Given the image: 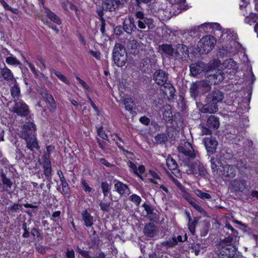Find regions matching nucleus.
<instances>
[{
    "mask_svg": "<svg viewBox=\"0 0 258 258\" xmlns=\"http://www.w3.org/2000/svg\"><path fill=\"white\" fill-rule=\"evenodd\" d=\"M211 168L213 171H216L218 170V165L217 164H220L219 160H218L217 159H216L215 158H211Z\"/></svg>",
    "mask_w": 258,
    "mask_h": 258,
    "instance_id": "obj_50",
    "label": "nucleus"
},
{
    "mask_svg": "<svg viewBox=\"0 0 258 258\" xmlns=\"http://www.w3.org/2000/svg\"><path fill=\"white\" fill-rule=\"evenodd\" d=\"M20 206L19 204L15 203L12 206L9 207L8 209L11 212H17L19 210Z\"/></svg>",
    "mask_w": 258,
    "mask_h": 258,
    "instance_id": "obj_61",
    "label": "nucleus"
},
{
    "mask_svg": "<svg viewBox=\"0 0 258 258\" xmlns=\"http://www.w3.org/2000/svg\"><path fill=\"white\" fill-rule=\"evenodd\" d=\"M178 152L189 158H194L197 156V152L189 142H184L181 143L178 147Z\"/></svg>",
    "mask_w": 258,
    "mask_h": 258,
    "instance_id": "obj_9",
    "label": "nucleus"
},
{
    "mask_svg": "<svg viewBox=\"0 0 258 258\" xmlns=\"http://www.w3.org/2000/svg\"><path fill=\"white\" fill-rule=\"evenodd\" d=\"M1 71V75L2 77L6 80L9 81L12 80L13 79V75L11 71L5 66Z\"/></svg>",
    "mask_w": 258,
    "mask_h": 258,
    "instance_id": "obj_32",
    "label": "nucleus"
},
{
    "mask_svg": "<svg viewBox=\"0 0 258 258\" xmlns=\"http://www.w3.org/2000/svg\"><path fill=\"white\" fill-rule=\"evenodd\" d=\"M22 229L24 230V232L22 234V237L25 238H29L30 236L31 228L27 227V223L23 222L22 225Z\"/></svg>",
    "mask_w": 258,
    "mask_h": 258,
    "instance_id": "obj_48",
    "label": "nucleus"
},
{
    "mask_svg": "<svg viewBox=\"0 0 258 258\" xmlns=\"http://www.w3.org/2000/svg\"><path fill=\"white\" fill-rule=\"evenodd\" d=\"M1 177V185L3 186V190L8 191L13 185V182L11 179L7 177L6 174L4 172H2L0 174Z\"/></svg>",
    "mask_w": 258,
    "mask_h": 258,
    "instance_id": "obj_25",
    "label": "nucleus"
},
{
    "mask_svg": "<svg viewBox=\"0 0 258 258\" xmlns=\"http://www.w3.org/2000/svg\"><path fill=\"white\" fill-rule=\"evenodd\" d=\"M45 13L47 17L49 18L52 21L56 23L57 24H60L61 23V21L58 16L48 9H45Z\"/></svg>",
    "mask_w": 258,
    "mask_h": 258,
    "instance_id": "obj_37",
    "label": "nucleus"
},
{
    "mask_svg": "<svg viewBox=\"0 0 258 258\" xmlns=\"http://www.w3.org/2000/svg\"><path fill=\"white\" fill-rule=\"evenodd\" d=\"M245 22L251 25L258 23V14H251L245 18Z\"/></svg>",
    "mask_w": 258,
    "mask_h": 258,
    "instance_id": "obj_36",
    "label": "nucleus"
},
{
    "mask_svg": "<svg viewBox=\"0 0 258 258\" xmlns=\"http://www.w3.org/2000/svg\"><path fill=\"white\" fill-rule=\"evenodd\" d=\"M187 239L186 234H185L184 237L181 235L174 234L171 239L165 241L164 245L167 247H172L176 245L178 242H183Z\"/></svg>",
    "mask_w": 258,
    "mask_h": 258,
    "instance_id": "obj_18",
    "label": "nucleus"
},
{
    "mask_svg": "<svg viewBox=\"0 0 258 258\" xmlns=\"http://www.w3.org/2000/svg\"><path fill=\"white\" fill-rule=\"evenodd\" d=\"M164 88L162 89V91L164 94L165 97L166 96L168 99L173 98L175 93V89L170 84L166 83L163 85Z\"/></svg>",
    "mask_w": 258,
    "mask_h": 258,
    "instance_id": "obj_26",
    "label": "nucleus"
},
{
    "mask_svg": "<svg viewBox=\"0 0 258 258\" xmlns=\"http://www.w3.org/2000/svg\"><path fill=\"white\" fill-rule=\"evenodd\" d=\"M36 136L37 135H34L32 137H27L26 138H22L25 140L26 147L32 152L38 150L40 148Z\"/></svg>",
    "mask_w": 258,
    "mask_h": 258,
    "instance_id": "obj_15",
    "label": "nucleus"
},
{
    "mask_svg": "<svg viewBox=\"0 0 258 258\" xmlns=\"http://www.w3.org/2000/svg\"><path fill=\"white\" fill-rule=\"evenodd\" d=\"M122 28L124 31L129 34L135 31L137 29V26L134 18L129 16L128 20L123 22Z\"/></svg>",
    "mask_w": 258,
    "mask_h": 258,
    "instance_id": "obj_20",
    "label": "nucleus"
},
{
    "mask_svg": "<svg viewBox=\"0 0 258 258\" xmlns=\"http://www.w3.org/2000/svg\"><path fill=\"white\" fill-rule=\"evenodd\" d=\"M144 233L145 235L153 237L157 234L156 227L153 223H149L145 225Z\"/></svg>",
    "mask_w": 258,
    "mask_h": 258,
    "instance_id": "obj_27",
    "label": "nucleus"
},
{
    "mask_svg": "<svg viewBox=\"0 0 258 258\" xmlns=\"http://www.w3.org/2000/svg\"><path fill=\"white\" fill-rule=\"evenodd\" d=\"M216 66H190V74L193 76H197L203 72H208L214 69Z\"/></svg>",
    "mask_w": 258,
    "mask_h": 258,
    "instance_id": "obj_19",
    "label": "nucleus"
},
{
    "mask_svg": "<svg viewBox=\"0 0 258 258\" xmlns=\"http://www.w3.org/2000/svg\"><path fill=\"white\" fill-rule=\"evenodd\" d=\"M30 234L35 240L40 241L43 239L42 234L35 227L31 228Z\"/></svg>",
    "mask_w": 258,
    "mask_h": 258,
    "instance_id": "obj_34",
    "label": "nucleus"
},
{
    "mask_svg": "<svg viewBox=\"0 0 258 258\" xmlns=\"http://www.w3.org/2000/svg\"><path fill=\"white\" fill-rule=\"evenodd\" d=\"M221 168H219L222 174L230 178L235 177L236 174V170L234 166L226 164L224 166L220 165Z\"/></svg>",
    "mask_w": 258,
    "mask_h": 258,
    "instance_id": "obj_21",
    "label": "nucleus"
},
{
    "mask_svg": "<svg viewBox=\"0 0 258 258\" xmlns=\"http://www.w3.org/2000/svg\"><path fill=\"white\" fill-rule=\"evenodd\" d=\"M149 176H151V179H160V176L159 173L155 170H150L148 171Z\"/></svg>",
    "mask_w": 258,
    "mask_h": 258,
    "instance_id": "obj_54",
    "label": "nucleus"
},
{
    "mask_svg": "<svg viewBox=\"0 0 258 258\" xmlns=\"http://www.w3.org/2000/svg\"><path fill=\"white\" fill-rule=\"evenodd\" d=\"M233 186L236 190L243 191L247 188L246 181L243 179H236L234 181Z\"/></svg>",
    "mask_w": 258,
    "mask_h": 258,
    "instance_id": "obj_30",
    "label": "nucleus"
},
{
    "mask_svg": "<svg viewBox=\"0 0 258 258\" xmlns=\"http://www.w3.org/2000/svg\"><path fill=\"white\" fill-rule=\"evenodd\" d=\"M101 188L103 196L107 197L110 192L111 187L107 182H102L101 183Z\"/></svg>",
    "mask_w": 258,
    "mask_h": 258,
    "instance_id": "obj_43",
    "label": "nucleus"
},
{
    "mask_svg": "<svg viewBox=\"0 0 258 258\" xmlns=\"http://www.w3.org/2000/svg\"><path fill=\"white\" fill-rule=\"evenodd\" d=\"M13 111L21 117H26L30 112L28 106L24 102L16 103L13 107Z\"/></svg>",
    "mask_w": 258,
    "mask_h": 258,
    "instance_id": "obj_13",
    "label": "nucleus"
},
{
    "mask_svg": "<svg viewBox=\"0 0 258 258\" xmlns=\"http://www.w3.org/2000/svg\"><path fill=\"white\" fill-rule=\"evenodd\" d=\"M51 146L47 147V153H45L42 156V165L44 170V173L47 178L51 176V164L50 159V153H49V149Z\"/></svg>",
    "mask_w": 258,
    "mask_h": 258,
    "instance_id": "obj_10",
    "label": "nucleus"
},
{
    "mask_svg": "<svg viewBox=\"0 0 258 258\" xmlns=\"http://www.w3.org/2000/svg\"><path fill=\"white\" fill-rule=\"evenodd\" d=\"M195 194L203 200H208L211 199V197L210 194L202 192L200 190H196L195 191Z\"/></svg>",
    "mask_w": 258,
    "mask_h": 258,
    "instance_id": "obj_49",
    "label": "nucleus"
},
{
    "mask_svg": "<svg viewBox=\"0 0 258 258\" xmlns=\"http://www.w3.org/2000/svg\"><path fill=\"white\" fill-rule=\"evenodd\" d=\"M35 248L37 251L39 252L40 253L43 254L45 253V249L43 246L39 244L36 245Z\"/></svg>",
    "mask_w": 258,
    "mask_h": 258,
    "instance_id": "obj_64",
    "label": "nucleus"
},
{
    "mask_svg": "<svg viewBox=\"0 0 258 258\" xmlns=\"http://www.w3.org/2000/svg\"><path fill=\"white\" fill-rule=\"evenodd\" d=\"M24 123L22 130L20 132V137L21 138H26L30 136L37 135L36 126L33 120H30L28 119Z\"/></svg>",
    "mask_w": 258,
    "mask_h": 258,
    "instance_id": "obj_7",
    "label": "nucleus"
},
{
    "mask_svg": "<svg viewBox=\"0 0 258 258\" xmlns=\"http://www.w3.org/2000/svg\"><path fill=\"white\" fill-rule=\"evenodd\" d=\"M97 134L100 138H101L103 140L107 139V136L105 134L104 130H103L102 127H100L97 130Z\"/></svg>",
    "mask_w": 258,
    "mask_h": 258,
    "instance_id": "obj_56",
    "label": "nucleus"
},
{
    "mask_svg": "<svg viewBox=\"0 0 258 258\" xmlns=\"http://www.w3.org/2000/svg\"><path fill=\"white\" fill-rule=\"evenodd\" d=\"M224 96L222 92L215 91L208 94L207 100L209 102L208 104L204 106L201 109V111L204 113H214L218 111L217 103L221 102L223 99Z\"/></svg>",
    "mask_w": 258,
    "mask_h": 258,
    "instance_id": "obj_1",
    "label": "nucleus"
},
{
    "mask_svg": "<svg viewBox=\"0 0 258 258\" xmlns=\"http://www.w3.org/2000/svg\"><path fill=\"white\" fill-rule=\"evenodd\" d=\"M140 44L137 40L134 38H130L127 42L126 49L130 53L136 54L139 51Z\"/></svg>",
    "mask_w": 258,
    "mask_h": 258,
    "instance_id": "obj_23",
    "label": "nucleus"
},
{
    "mask_svg": "<svg viewBox=\"0 0 258 258\" xmlns=\"http://www.w3.org/2000/svg\"><path fill=\"white\" fill-rule=\"evenodd\" d=\"M113 59L116 64H125L127 60V54L124 45L116 43L113 51Z\"/></svg>",
    "mask_w": 258,
    "mask_h": 258,
    "instance_id": "obj_3",
    "label": "nucleus"
},
{
    "mask_svg": "<svg viewBox=\"0 0 258 258\" xmlns=\"http://www.w3.org/2000/svg\"><path fill=\"white\" fill-rule=\"evenodd\" d=\"M228 53L226 49L220 48L217 54V58L211 60L208 64H236L232 58H228Z\"/></svg>",
    "mask_w": 258,
    "mask_h": 258,
    "instance_id": "obj_4",
    "label": "nucleus"
},
{
    "mask_svg": "<svg viewBox=\"0 0 258 258\" xmlns=\"http://www.w3.org/2000/svg\"><path fill=\"white\" fill-rule=\"evenodd\" d=\"M114 186L115 190L120 196H125L131 193L128 185L120 181H117Z\"/></svg>",
    "mask_w": 258,
    "mask_h": 258,
    "instance_id": "obj_22",
    "label": "nucleus"
},
{
    "mask_svg": "<svg viewBox=\"0 0 258 258\" xmlns=\"http://www.w3.org/2000/svg\"><path fill=\"white\" fill-rule=\"evenodd\" d=\"M143 207L144 208V209L146 212V216H147L148 218L150 219H152L151 215H152L153 211V208L150 205H147L146 204H143Z\"/></svg>",
    "mask_w": 258,
    "mask_h": 258,
    "instance_id": "obj_53",
    "label": "nucleus"
},
{
    "mask_svg": "<svg viewBox=\"0 0 258 258\" xmlns=\"http://www.w3.org/2000/svg\"><path fill=\"white\" fill-rule=\"evenodd\" d=\"M11 95L13 98H18L20 94V89L17 85H14L11 88Z\"/></svg>",
    "mask_w": 258,
    "mask_h": 258,
    "instance_id": "obj_46",
    "label": "nucleus"
},
{
    "mask_svg": "<svg viewBox=\"0 0 258 258\" xmlns=\"http://www.w3.org/2000/svg\"><path fill=\"white\" fill-rule=\"evenodd\" d=\"M6 61L9 64H21V62L19 60L13 56L7 57Z\"/></svg>",
    "mask_w": 258,
    "mask_h": 258,
    "instance_id": "obj_51",
    "label": "nucleus"
},
{
    "mask_svg": "<svg viewBox=\"0 0 258 258\" xmlns=\"http://www.w3.org/2000/svg\"><path fill=\"white\" fill-rule=\"evenodd\" d=\"M124 0H104L102 1L101 9L96 10H102L108 12H114L117 10L119 6L123 4Z\"/></svg>",
    "mask_w": 258,
    "mask_h": 258,
    "instance_id": "obj_8",
    "label": "nucleus"
},
{
    "mask_svg": "<svg viewBox=\"0 0 258 258\" xmlns=\"http://www.w3.org/2000/svg\"><path fill=\"white\" fill-rule=\"evenodd\" d=\"M128 200L137 206H139L142 201L141 198L136 194H133L130 196L128 197Z\"/></svg>",
    "mask_w": 258,
    "mask_h": 258,
    "instance_id": "obj_45",
    "label": "nucleus"
},
{
    "mask_svg": "<svg viewBox=\"0 0 258 258\" xmlns=\"http://www.w3.org/2000/svg\"><path fill=\"white\" fill-rule=\"evenodd\" d=\"M216 39L212 36L203 37L198 44V50L200 54H207L214 47Z\"/></svg>",
    "mask_w": 258,
    "mask_h": 258,
    "instance_id": "obj_2",
    "label": "nucleus"
},
{
    "mask_svg": "<svg viewBox=\"0 0 258 258\" xmlns=\"http://www.w3.org/2000/svg\"><path fill=\"white\" fill-rule=\"evenodd\" d=\"M40 94L47 103L49 110L51 112H54L56 109V104L52 95L48 93L46 89H42Z\"/></svg>",
    "mask_w": 258,
    "mask_h": 258,
    "instance_id": "obj_12",
    "label": "nucleus"
},
{
    "mask_svg": "<svg viewBox=\"0 0 258 258\" xmlns=\"http://www.w3.org/2000/svg\"><path fill=\"white\" fill-rule=\"evenodd\" d=\"M135 16L137 19H138L137 24L139 28L145 29L147 27L148 30H150L155 28L154 20L151 18L145 17V14L143 12H136Z\"/></svg>",
    "mask_w": 258,
    "mask_h": 258,
    "instance_id": "obj_6",
    "label": "nucleus"
},
{
    "mask_svg": "<svg viewBox=\"0 0 258 258\" xmlns=\"http://www.w3.org/2000/svg\"><path fill=\"white\" fill-rule=\"evenodd\" d=\"M96 13L99 17V19H100L101 24V28L100 31L102 33L103 36L106 35L105 33V20L103 18L104 12L102 11V10H96Z\"/></svg>",
    "mask_w": 258,
    "mask_h": 258,
    "instance_id": "obj_31",
    "label": "nucleus"
},
{
    "mask_svg": "<svg viewBox=\"0 0 258 258\" xmlns=\"http://www.w3.org/2000/svg\"><path fill=\"white\" fill-rule=\"evenodd\" d=\"M83 219L86 226L90 227L93 225V217L87 212L83 213Z\"/></svg>",
    "mask_w": 258,
    "mask_h": 258,
    "instance_id": "obj_35",
    "label": "nucleus"
},
{
    "mask_svg": "<svg viewBox=\"0 0 258 258\" xmlns=\"http://www.w3.org/2000/svg\"><path fill=\"white\" fill-rule=\"evenodd\" d=\"M122 102L125 106V108L128 111H132L134 106L133 101L131 98H125L122 100Z\"/></svg>",
    "mask_w": 258,
    "mask_h": 258,
    "instance_id": "obj_42",
    "label": "nucleus"
},
{
    "mask_svg": "<svg viewBox=\"0 0 258 258\" xmlns=\"http://www.w3.org/2000/svg\"><path fill=\"white\" fill-rule=\"evenodd\" d=\"M219 124L218 118L214 115H211L207 121V126L212 129H217L219 126Z\"/></svg>",
    "mask_w": 258,
    "mask_h": 258,
    "instance_id": "obj_28",
    "label": "nucleus"
},
{
    "mask_svg": "<svg viewBox=\"0 0 258 258\" xmlns=\"http://www.w3.org/2000/svg\"><path fill=\"white\" fill-rule=\"evenodd\" d=\"M201 132L203 135H209L211 134V131L210 130V128L207 127L206 126H204L203 125L201 126Z\"/></svg>",
    "mask_w": 258,
    "mask_h": 258,
    "instance_id": "obj_59",
    "label": "nucleus"
},
{
    "mask_svg": "<svg viewBox=\"0 0 258 258\" xmlns=\"http://www.w3.org/2000/svg\"><path fill=\"white\" fill-rule=\"evenodd\" d=\"M189 92L191 96L194 99L197 97L200 93H201L198 82H193L191 84Z\"/></svg>",
    "mask_w": 258,
    "mask_h": 258,
    "instance_id": "obj_29",
    "label": "nucleus"
},
{
    "mask_svg": "<svg viewBox=\"0 0 258 258\" xmlns=\"http://www.w3.org/2000/svg\"><path fill=\"white\" fill-rule=\"evenodd\" d=\"M225 227L228 229V230H230L232 232V233L231 234L232 235H235V236H238V232L236 230H235L234 228L232 227V226L230 224H228V223H227L226 225H225Z\"/></svg>",
    "mask_w": 258,
    "mask_h": 258,
    "instance_id": "obj_62",
    "label": "nucleus"
},
{
    "mask_svg": "<svg viewBox=\"0 0 258 258\" xmlns=\"http://www.w3.org/2000/svg\"><path fill=\"white\" fill-rule=\"evenodd\" d=\"M236 248L235 246L229 245L222 247L219 258H232L236 253Z\"/></svg>",
    "mask_w": 258,
    "mask_h": 258,
    "instance_id": "obj_14",
    "label": "nucleus"
},
{
    "mask_svg": "<svg viewBox=\"0 0 258 258\" xmlns=\"http://www.w3.org/2000/svg\"><path fill=\"white\" fill-rule=\"evenodd\" d=\"M60 212L56 211L54 212L52 214V219L54 221V228L56 231V233H58L59 237H62L64 233L62 223H59V219H60Z\"/></svg>",
    "mask_w": 258,
    "mask_h": 258,
    "instance_id": "obj_11",
    "label": "nucleus"
},
{
    "mask_svg": "<svg viewBox=\"0 0 258 258\" xmlns=\"http://www.w3.org/2000/svg\"><path fill=\"white\" fill-rule=\"evenodd\" d=\"M239 240V237L233 235H231L224 239V242L227 244L226 245H232L235 242Z\"/></svg>",
    "mask_w": 258,
    "mask_h": 258,
    "instance_id": "obj_40",
    "label": "nucleus"
},
{
    "mask_svg": "<svg viewBox=\"0 0 258 258\" xmlns=\"http://www.w3.org/2000/svg\"><path fill=\"white\" fill-rule=\"evenodd\" d=\"M175 133H176L175 131L172 128H168L167 130V134L168 137L171 140L174 139Z\"/></svg>",
    "mask_w": 258,
    "mask_h": 258,
    "instance_id": "obj_57",
    "label": "nucleus"
},
{
    "mask_svg": "<svg viewBox=\"0 0 258 258\" xmlns=\"http://www.w3.org/2000/svg\"><path fill=\"white\" fill-rule=\"evenodd\" d=\"M99 206L102 210L104 211H108L109 207L110 206V203L101 202L99 204Z\"/></svg>",
    "mask_w": 258,
    "mask_h": 258,
    "instance_id": "obj_63",
    "label": "nucleus"
},
{
    "mask_svg": "<svg viewBox=\"0 0 258 258\" xmlns=\"http://www.w3.org/2000/svg\"><path fill=\"white\" fill-rule=\"evenodd\" d=\"M81 184L83 187V189L86 192H90L92 190V188L90 187L88 183L86 182L84 179L82 180Z\"/></svg>",
    "mask_w": 258,
    "mask_h": 258,
    "instance_id": "obj_55",
    "label": "nucleus"
},
{
    "mask_svg": "<svg viewBox=\"0 0 258 258\" xmlns=\"http://www.w3.org/2000/svg\"><path fill=\"white\" fill-rule=\"evenodd\" d=\"M168 74L162 70L156 71L153 76V78L157 84L163 86L167 83L168 80Z\"/></svg>",
    "mask_w": 258,
    "mask_h": 258,
    "instance_id": "obj_17",
    "label": "nucleus"
},
{
    "mask_svg": "<svg viewBox=\"0 0 258 258\" xmlns=\"http://www.w3.org/2000/svg\"><path fill=\"white\" fill-rule=\"evenodd\" d=\"M186 214L189 220L188 229L190 232L194 234L195 231V226L196 225L197 222L196 221H191L189 214L187 212H186Z\"/></svg>",
    "mask_w": 258,
    "mask_h": 258,
    "instance_id": "obj_47",
    "label": "nucleus"
},
{
    "mask_svg": "<svg viewBox=\"0 0 258 258\" xmlns=\"http://www.w3.org/2000/svg\"><path fill=\"white\" fill-rule=\"evenodd\" d=\"M127 165H128V167L131 168V169L132 170V171L135 174H136L137 176H138L141 179L143 180V177L141 175L139 174V173L138 171V169H137L136 165L133 162H132L131 161H129L128 162Z\"/></svg>",
    "mask_w": 258,
    "mask_h": 258,
    "instance_id": "obj_44",
    "label": "nucleus"
},
{
    "mask_svg": "<svg viewBox=\"0 0 258 258\" xmlns=\"http://www.w3.org/2000/svg\"><path fill=\"white\" fill-rule=\"evenodd\" d=\"M76 79L80 83V84L81 85V86L83 87V88L86 90L85 92H87V93L88 94V92H90L92 91L91 89L87 85V84L86 83L85 81L82 80L78 76L76 77Z\"/></svg>",
    "mask_w": 258,
    "mask_h": 258,
    "instance_id": "obj_52",
    "label": "nucleus"
},
{
    "mask_svg": "<svg viewBox=\"0 0 258 258\" xmlns=\"http://www.w3.org/2000/svg\"><path fill=\"white\" fill-rule=\"evenodd\" d=\"M166 165L170 170H176L177 168V164L175 160L170 157H168L167 158Z\"/></svg>",
    "mask_w": 258,
    "mask_h": 258,
    "instance_id": "obj_39",
    "label": "nucleus"
},
{
    "mask_svg": "<svg viewBox=\"0 0 258 258\" xmlns=\"http://www.w3.org/2000/svg\"><path fill=\"white\" fill-rule=\"evenodd\" d=\"M139 121L143 124L145 125H149L150 122V119L148 117H147L145 116L141 117L139 119Z\"/></svg>",
    "mask_w": 258,
    "mask_h": 258,
    "instance_id": "obj_60",
    "label": "nucleus"
},
{
    "mask_svg": "<svg viewBox=\"0 0 258 258\" xmlns=\"http://www.w3.org/2000/svg\"><path fill=\"white\" fill-rule=\"evenodd\" d=\"M186 0H175L174 2L175 4H174L173 7L174 8H177L179 11L177 12L176 14H178L181 13L182 10H186L185 6L184 4L185 3ZM176 15L175 13L174 14Z\"/></svg>",
    "mask_w": 258,
    "mask_h": 258,
    "instance_id": "obj_38",
    "label": "nucleus"
},
{
    "mask_svg": "<svg viewBox=\"0 0 258 258\" xmlns=\"http://www.w3.org/2000/svg\"><path fill=\"white\" fill-rule=\"evenodd\" d=\"M86 94L87 99L88 100V102L90 103L91 106L93 107V108L94 109V110L96 112H98L99 110H98L97 107L95 104V103L93 102V101L92 100L91 97L89 96V95H88V94L87 93V92H86Z\"/></svg>",
    "mask_w": 258,
    "mask_h": 258,
    "instance_id": "obj_58",
    "label": "nucleus"
},
{
    "mask_svg": "<svg viewBox=\"0 0 258 258\" xmlns=\"http://www.w3.org/2000/svg\"><path fill=\"white\" fill-rule=\"evenodd\" d=\"M197 82L202 94H205L210 90L211 86L207 81H202Z\"/></svg>",
    "mask_w": 258,
    "mask_h": 258,
    "instance_id": "obj_33",
    "label": "nucleus"
},
{
    "mask_svg": "<svg viewBox=\"0 0 258 258\" xmlns=\"http://www.w3.org/2000/svg\"><path fill=\"white\" fill-rule=\"evenodd\" d=\"M205 145L208 152L213 153L218 145V143L215 138L212 137L206 138L204 139Z\"/></svg>",
    "mask_w": 258,
    "mask_h": 258,
    "instance_id": "obj_24",
    "label": "nucleus"
},
{
    "mask_svg": "<svg viewBox=\"0 0 258 258\" xmlns=\"http://www.w3.org/2000/svg\"><path fill=\"white\" fill-rule=\"evenodd\" d=\"M174 47L171 44H163L159 45L158 48V51L162 55H165L168 56L169 58H173Z\"/></svg>",
    "mask_w": 258,
    "mask_h": 258,
    "instance_id": "obj_16",
    "label": "nucleus"
},
{
    "mask_svg": "<svg viewBox=\"0 0 258 258\" xmlns=\"http://www.w3.org/2000/svg\"><path fill=\"white\" fill-rule=\"evenodd\" d=\"M154 139L156 142L158 144H165L167 142V136L164 133L159 134L154 137Z\"/></svg>",
    "mask_w": 258,
    "mask_h": 258,
    "instance_id": "obj_41",
    "label": "nucleus"
},
{
    "mask_svg": "<svg viewBox=\"0 0 258 258\" xmlns=\"http://www.w3.org/2000/svg\"><path fill=\"white\" fill-rule=\"evenodd\" d=\"M188 47L182 44H178L174 47L173 58L179 63H184L188 57Z\"/></svg>",
    "mask_w": 258,
    "mask_h": 258,
    "instance_id": "obj_5",
    "label": "nucleus"
}]
</instances>
